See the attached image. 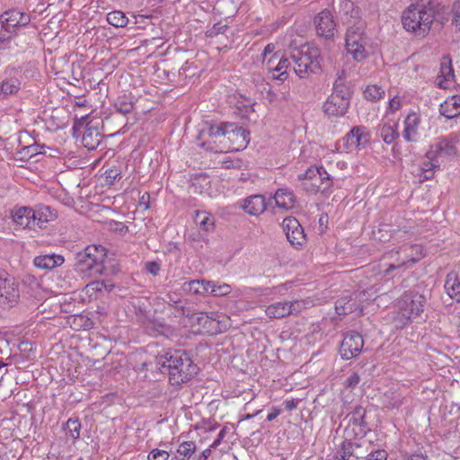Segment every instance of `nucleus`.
I'll list each match as a JSON object with an SVG mask.
<instances>
[{"label": "nucleus", "mask_w": 460, "mask_h": 460, "mask_svg": "<svg viewBox=\"0 0 460 460\" xmlns=\"http://www.w3.org/2000/svg\"><path fill=\"white\" fill-rule=\"evenodd\" d=\"M226 434V427H224L218 433L217 438L210 445V447H217Z\"/></svg>", "instance_id": "obj_62"}, {"label": "nucleus", "mask_w": 460, "mask_h": 460, "mask_svg": "<svg viewBox=\"0 0 460 460\" xmlns=\"http://www.w3.org/2000/svg\"><path fill=\"white\" fill-rule=\"evenodd\" d=\"M170 455L165 450L161 449H153L149 455L148 459L149 460H168Z\"/></svg>", "instance_id": "obj_52"}, {"label": "nucleus", "mask_w": 460, "mask_h": 460, "mask_svg": "<svg viewBox=\"0 0 460 460\" xmlns=\"http://www.w3.org/2000/svg\"><path fill=\"white\" fill-rule=\"evenodd\" d=\"M145 329L148 334L157 336L164 334L169 330V326L158 321H148L145 324Z\"/></svg>", "instance_id": "obj_41"}, {"label": "nucleus", "mask_w": 460, "mask_h": 460, "mask_svg": "<svg viewBox=\"0 0 460 460\" xmlns=\"http://www.w3.org/2000/svg\"><path fill=\"white\" fill-rule=\"evenodd\" d=\"M282 228L290 244L299 249L306 241L304 228L299 221L294 217H287L283 219Z\"/></svg>", "instance_id": "obj_14"}, {"label": "nucleus", "mask_w": 460, "mask_h": 460, "mask_svg": "<svg viewBox=\"0 0 460 460\" xmlns=\"http://www.w3.org/2000/svg\"><path fill=\"white\" fill-rule=\"evenodd\" d=\"M366 418L367 410L361 405L355 406L353 410L347 414L346 419L349 420V423L346 429L349 430L351 438H362L371 431V428Z\"/></svg>", "instance_id": "obj_11"}, {"label": "nucleus", "mask_w": 460, "mask_h": 460, "mask_svg": "<svg viewBox=\"0 0 460 460\" xmlns=\"http://www.w3.org/2000/svg\"><path fill=\"white\" fill-rule=\"evenodd\" d=\"M456 154V148L453 142V138L447 137H440L437 143L430 146L429 150L426 153V158L436 160L439 157H451Z\"/></svg>", "instance_id": "obj_17"}, {"label": "nucleus", "mask_w": 460, "mask_h": 460, "mask_svg": "<svg viewBox=\"0 0 460 460\" xmlns=\"http://www.w3.org/2000/svg\"><path fill=\"white\" fill-rule=\"evenodd\" d=\"M318 174H321V169L319 167H309L305 173L300 174L298 176L299 180L306 179V180H315L318 177Z\"/></svg>", "instance_id": "obj_51"}, {"label": "nucleus", "mask_w": 460, "mask_h": 460, "mask_svg": "<svg viewBox=\"0 0 460 460\" xmlns=\"http://www.w3.org/2000/svg\"><path fill=\"white\" fill-rule=\"evenodd\" d=\"M319 57L318 49L306 45L290 49V58L294 63L293 70L300 78H305L320 69Z\"/></svg>", "instance_id": "obj_6"}, {"label": "nucleus", "mask_w": 460, "mask_h": 460, "mask_svg": "<svg viewBox=\"0 0 460 460\" xmlns=\"http://www.w3.org/2000/svg\"><path fill=\"white\" fill-rule=\"evenodd\" d=\"M212 281L206 279H193L186 281L181 285V289L185 293L193 295H210Z\"/></svg>", "instance_id": "obj_25"}, {"label": "nucleus", "mask_w": 460, "mask_h": 460, "mask_svg": "<svg viewBox=\"0 0 460 460\" xmlns=\"http://www.w3.org/2000/svg\"><path fill=\"white\" fill-rule=\"evenodd\" d=\"M345 433L346 438L337 449L339 460H349L354 456V444L352 442L354 438H351V434L348 429H345Z\"/></svg>", "instance_id": "obj_33"}, {"label": "nucleus", "mask_w": 460, "mask_h": 460, "mask_svg": "<svg viewBox=\"0 0 460 460\" xmlns=\"http://www.w3.org/2000/svg\"><path fill=\"white\" fill-rule=\"evenodd\" d=\"M291 61L290 53L288 54V57H279L278 53H274V55L267 61L268 69L270 71L279 72V74L278 75L273 74L271 78L281 82L287 80L288 76L287 70L290 67Z\"/></svg>", "instance_id": "obj_19"}, {"label": "nucleus", "mask_w": 460, "mask_h": 460, "mask_svg": "<svg viewBox=\"0 0 460 460\" xmlns=\"http://www.w3.org/2000/svg\"><path fill=\"white\" fill-rule=\"evenodd\" d=\"M452 24L460 31V0H456L452 4Z\"/></svg>", "instance_id": "obj_47"}, {"label": "nucleus", "mask_w": 460, "mask_h": 460, "mask_svg": "<svg viewBox=\"0 0 460 460\" xmlns=\"http://www.w3.org/2000/svg\"><path fill=\"white\" fill-rule=\"evenodd\" d=\"M104 174L107 180L113 182L120 175V170L116 167H111L106 169Z\"/></svg>", "instance_id": "obj_57"}, {"label": "nucleus", "mask_w": 460, "mask_h": 460, "mask_svg": "<svg viewBox=\"0 0 460 460\" xmlns=\"http://www.w3.org/2000/svg\"><path fill=\"white\" fill-rule=\"evenodd\" d=\"M349 106V102L339 98L337 94H331L323 103V109L328 118L341 117L346 114Z\"/></svg>", "instance_id": "obj_21"}, {"label": "nucleus", "mask_w": 460, "mask_h": 460, "mask_svg": "<svg viewBox=\"0 0 460 460\" xmlns=\"http://www.w3.org/2000/svg\"><path fill=\"white\" fill-rule=\"evenodd\" d=\"M232 136L241 137L243 140L249 136V132L243 127L234 123L220 122L211 123L205 122L199 129L197 139L200 141V146L216 153L224 152L219 148L217 143L221 144L222 139L227 137L231 139Z\"/></svg>", "instance_id": "obj_4"}, {"label": "nucleus", "mask_w": 460, "mask_h": 460, "mask_svg": "<svg viewBox=\"0 0 460 460\" xmlns=\"http://www.w3.org/2000/svg\"><path fill=\"white\" fill-rule=\"evenodd\" d=\"M168 300L166 301L169 305H175L176 308H180L181 310V314L184 315L185 311L182 305H179L181 304V300L174 298L172 295H167Z\"/></svg>", "instance_id": "obj_59"}, {"label": "nucleus", "mask_w": 460, "mask_h": 460, "mask_svg": "<svg viewBox=\"0 0 460 460\" xmlns=\"http://www.w3.org/2000/svg\"><path fill=\"white\" fill-rule=\"evenodd\" d=\"M420 123V116L411 112L404 119V129L402 131V137L407 142H416L418 139V130Z\"/></svg>", "instance_id": "obj_24"}, {"label": "nucleus", "mask_w": 460, "mask_h": 460, "mask_svg": "<svg viewBox=\"0 0 460 460\" xmlns=\"http://www.w3.org/2000/svg\"><path fill=\"white\" fill-rule=\"evenodd\" d=\"M429 298L430 289L423 283L404 291L397 302L398 313L394 317V327L403 329L411 324L413 319L420 317Z\"/></svg>", "instance_id": "obj_2"}, {"label": "nucleus", "mask_w": 460, "mask_h": 460, "mask_svg": "<svg viewBox=\"0 0 460 460\" xmlns=\"http://www.w3.org/2000/svg\"><path fill=\"white\" fill-rule=\"evenodd\" d=\"M377 135L385 144H392L399 137L396 122H385L377 127Z\"/></svg>", "instance_id": "obj_29"}, {"label": "nucleus", "mask_w": 460, "mask_h": 460, "mask_svg": "<svg viewBox=\"0 0 460 460\" xmlns=\"http://www.w3.org/2000/svg\"><path fill=\"white\" fill-rule=\"evenodd\" d=\"M434 172H435V170H429V171L421 172V173L420 175V181H425L432 179L434 176Z\"/></svg>", "instance_id": "obj_63"}, {"label": "nucleus", "mask_w": 460, "mask_h": 460, "mask_svg": "<svg viewBox=\"0 0 460 460\" xmlns=\"http://www.w3.org/2000/svg\"><path fill=\"white\" fill-rule=\"evenodd\" d=\"M384 95L385 90L376 84L368 85L364 91L365 98L371 102L379 101L384 97Z\"/></svg>", "instance_id": "obj_42"}, {"label": "nucleus", "mask_w": 460, "mask_h": 460, "mask_svg": "<svg viewBox=\"0 0 460 460\" xmlns=\"http://www.w3.org/2000/svg\"><path fill=\"white\" fill-rule=\"evenodd\" d=\"M332 94H337L339 98H342L343 101L349 103L351 93L349 87L341 82V76L335 81L333 84V90Z\"/></svg>", "instance_id": "obj_40"}, {"label": "nucleus", "mask_w": 460, "mask_h": 460, "mask_svg": "<svg viewBox=\"0 0 460 460\" xmlns=\"http://www.w3.org/2000/svg\"><path fill=\"white\" fill-rule=\"evenodd\" d=\"M365 296V292H355L343 295L335 302V310L339 315H346L351 313H362L361 297Z\"/></svg>", "instance_id": "obj_15"}, {"label": "nucleus", "mask_w": 460, "mask_h": 460, "mask_svg": "<svg viewBox=\"0 0 460 460\" xmlns=\"http://www.w3.org/2000/svg\"><path fill=\"white\" fill-rule=\"evenodd\" d=\"M319 169H321V174H318L317 177L319 180V184L313 182L312 185L314 187L315 191L324 192L330 189L332 184V181L330 177V174L323 166L319 167Z\"/></svg>", "instance_id": "obj_39"}, {"label": "nucleus", "mask_w": 460, "mask_h": 460, "mask_svg": "<svg viewBox=\"0 0 460 460\" xmlns=\"http://www.w3.org/2000/svg\"><path fill=\"white\" fill-rule=\"evenodd\" d=\"M403 253L402 259H395L394 262L390 263L385 270V276H388L393 270H400L402 268H409L415 264L420 258L423 257L422 249L418 244L403 245L396 252H391V258Z\"/></svg>", "instance_id": "obj_10"}, {"label": "nucleus", "mask_w": 460, "mask_h": 460, "mask_svg": "<svg viewBox=\"0 0 460 460\" xmlns=\"http://www.w3.org/2000/svg\"><path fill=\"white\" fill-rule=\"evenodd\" d=\"M316 33L326 40H332L338 32L337 22L328 9L321 11L314 19Z\"/></svg>", "instance_id": "obj_13"}, {"label": "nucleus", "mask_w": 460, "mask_h": 460, "mask_svg": "<svg viewBox=\"0 0 460 460\" xmlns=\"http://www.w3.org/2000/svg\"><path fill=\"white\" fill-rule=\"evenodd\" d=\"M82 143L87 149L94 150L102 143V135L97 128L87 127L83 134Z\"/></svg>", "instance_id": "obj_31"}, {"label": "nucleus", "mask_w": 460, "mask_h": 460, "mask_svg": "<svg viewBox=\"0 0 460 460\" xmlns=\"http://www.w3.org/2000/svg\"><path fill=\"white\" fill-rule=\"evenodd\" d=\"M63 256L58 254H45L35 257L33 263L35 267L42 270H52L64 263Z\"/></svg>", "instance_id": "obj_26"}, {"label": "nucleus", "mask_w": 460, "mask_h": 460, "mask_svg": "<svg viewBox=\"0 0 460 460\" xmlns=\"http://www.w3.org/2000/svg\"><path fill=\"white\" fill-rule=\"evenodd\" d=\"M360 381V376L358 373H352L345 381L344 385L347 388H355Z\"/></svg>", "instance_id": "obj_56"}, {"label": "nucleus", "mask_w": 460, "mask_h": 460, "mask_svg": "<svg viewBox=\"0 0 460 460\" xmlns=\"http://www.w3.org/2000/svg\"><path fill=\"white\" fill-rule=\"evenodd\" d=\"M370 137V133L365 126H355L345 135L343 142L346 148L365 147Z\"/></svg>", "instance_id": "obj_18"}, {"label": "nucleus", "mask_w": 460, "mask_h": 460, "mask_svg": "<svg viewBox=\"0 0 460 460\" xmlns=\"http://www.w3.org/2000/svg\"><path fill=\"white\" fill-rule=\"evenodd\" d=\"M440 76L444 77L446 81H451L454 79V70L452 68L451 63H441L440 66Z\"/></svg>", "instance_id": "obj_49"}, {"label": "nucleus", "mask_w": 460, "mask_h": 460, "mask_svg": "<svg viewBox=\"0 0 460 460\" xmlns=\"http://www.w3.org/2000/svg\"><path fill=\"white\" fill-rule=\"evenodd\" d=\"M251 80L261 93L266 90V86H269V84L265 83L264 76L261 72H252L251 74Z\"/></svg>", "instance_id": "obj_46"}, {"label": "nucleus", "mask_w": 460, "mask_h": 460, "mask_svg": "<svg viewBox=\"0 0 460 460\" xmlns=\"http://www.w3.org/2000/svg\"><path fill=\"white\" fill-rule=\"evenodd\" d=\"M213 447H208L205 450H203L199 455L194 456L192 460H207L212 453Z\"/></svg>", "instance_id": "obj_60"}, {"label": "nucleus", "mask_w": 460, "mask_h": 460, "mask_svg": "<svg viewBox=\"0 0 460 460\" xmlns=\"http://www.w3.org/2000/svg\"><path fill=\"white\" fill-rule=\"evenodd\" d=\"M445 289L451 298L460 302V281L453 273L447 276Z\"/></svg>", "instance_id": "obj_37"}, {"label": "nucleus", "mask_w": 460, "mask_h": 460, "mask_svg": "<svg viewBox=\"0 0 460 460\" xmlns=\"http://www.w3.org/2000/svg\"><path fill=\"white\" fill-rule=\"evenodd\" d=\"M440 114L447 119H453L460 116V96L453 95L448 97L439 109Z\"/></svg>", "instance_id": "obj_27"}, {"label": "nucleus", "mask_w": 460, "mask_h": 460, "mask_svg": "<svg viewBox=\"0 0 460 460\" xmlns=\"http://www.w3.org/2000/svg\"><path fill=\"white\" fill-rule=\"evenodd\" d=\"M210 295L214 296H224L231 293L232 288L230 285L212 281L211 288L209 289Z\"/></svg>", "instance_id": "obj_44"}, {"label": "nucleus", "mask_w": 460, "mask_h": 460, "mask_svg": "<svg viewBox=\"0 0 460 460\" xmlns=\"http://www.w3.org/2000/svg\"><path fill=\"white\" fill-rule=\"evenodd\" d=\"M12 218L13 222L24 228L34 227V213L33 208L29 207L14 208L12 210Z\"/></svg>", "instance_id": "obj_23"}, {"label": "nucleus", "mask_w": 460, "mask_h": 460, "mask_svg": "<svg viewBox=\"0 0 460 460\" xmlns=\"http://www.w3.org/2000/svg\"><path fill=\"white\" fill-rule=\"evenodd\" d=\"M339 15L341 22L348 25V27L364 22L360 17V9L350 0L341 2Z\"/></svg>", "instance_id": "obj_20"}, {"label": "nucleus", "mask_w": 460, "mask_h": 460, "mask_svg": "<svg viewBox=\"0 0 460 460\" xmlns=\"http://www.w3.org/2000/svg\"><path fill=\"white\" fill-rule=\"evenodd\" d=\"M187 316L193 323L202 327L207 332L216 333L221 332L222 320L221 315L217 312L210 313H193Z\"/></svg>", "instance_id": "obj_16"}, {"label": "nucleus", "mask_w": 460, "mask_h": 460, "mask_svg": "<svg viewBox=\"0 0 460 460\" xmlns=\"http://www.w3.org/2000/svg\"><path fill=\"white\" fill-rule=\"evenodd\" d=\"M197 450L194 441H184L178 447L176 454L171 460H192Z\"/></svg>", "instance_id": "obj_32"}, {"label": "nucleus", "mask_w": 460, "mask_h": 460, "mask_svg": "<svg viewBox=\"0 0 460 460\" xmlns=\"http://www.w3.org/2000/svg\"><path fill=\"white\" fill-rule=\"evenodd\" d=\"M439 168V163L438 159L424 161L421 165V172L429 171V170H436Z\"/></svg>", "instance_id": "obj_58"}, {"label": "nucleus", "mask_w": 460, "mask_h": 460, "mask_svg": "<svg viewBox=\"0 0 460 460\" xmlns=\"http://www.w3.org/2000/svg\"><path fill=\"white\" fill-rule=\"evenodd\" d=\"M280 412L281 411L279 409H278L277 407H272L271 411L267 416V420L272 421L280 414Z\"/></svg>", "instance_id": "obj_64"}, {"label": "nucleus", "mask_w": 460, "mask_h": 460, "mask_svg": "<svg viewBox=\"0 0 460 460\" xmlns=\"http://www.w3.org/2000/svg\"><path fill=\"white\" fill-rule=\"evenodd\" d=\"M447 7L442 0H411L402 12L403 28L418 37H425L435 22H443Z\"/></svg>", "instance_id": "obj_1"}, {"label": "nucleus", "mask_w": 460, "mask_h": 460, "mask_svg": "<svg viewBox=\"0 0 460 460\" xmlns=\"http://www.w3.org/2000/svg\"><path fill=\"white\" fill-rule=\"evenodd\" d=\"M366 22H359L354 26H349L345 34V48L353 59L360 62L367 58L366 49L367 38L366 35Z\"/></svg>", "instance_id": "obj_7"}, {"label": "nucleus", "mask_w": 460, "mask_h": 460, "mask_svg": "<svg viewBox=\"0 0 460 460\" xmlns=\"http://www.w3.org/2000/svg\"><path fill=\"white\" fill-rule=\"evenodd\" d=\"M364 346L362 335L358 332H349L343 335L340 345V355L342 359L349 360L359 355Z\"/></svg>", "instance_id": "obj_12"}, {"label": "nucleus", "mask_w": 460, "mask_h": 460, "mask_svg": "<svg viewBox=\"0 0 460 460\" xmlns=\"http://www.w3.org/2000/svg\"><path fill=\"white\" fill-rule=\"evenodd\" d=\"M133 102L124 98H119L114 103V109L117 113L127 115L133 111Z\"/></svg>", "instance_id": "obj_43"}, {"label": "nucleus", "mask_w": 460, "mask_h": 460, "mask_svg": "<svg viewBox=\"0 0 460 460\" xmlns=\"http://www.w3.org/2000/svg\"><path fill=\"white\" fill-rule=\"evenodd\" d=\"M20 300L18 280L5 270H0V309L9 310Z\"/></svg>", "instance_id": "obj_9"}, {"label": "nucleus", "mask_w": 460, "mask_h": 460, "mask_svg": "<svg viewBox=\"0 0 460 460\" xmlns=\"http://www.w3.org/2000/svg\"><path fill=\"white\" fill-rule=\"evenodd\" d=\"M288 307L289 308L290 315H296L305 308V302L303 300H293L288 302Z\"/></svg>", "instance_id": "obj_48"}, {"label": "nucleus", "mask_w": 460, "mask_h": 460, "mask_svg": "<svg viewBox=\"0 0 460 460\" xmlns=\"http://www.w3.org/2000/svg\"><path fill=\"white\" fill-rule=\"evenodd\" d=\"M106 249L102 245H89L75 257V270L93 278L103 273Z\"/></svg>", "instance_id": "obj_5"}, {"label": "nucleus", "mask_w": 460, "mask_h": 460, "mask_svg": "<svg viewBox=\"0 0 460 460\" xmlns=\"http://www.w3.org/2000/svg\"><path fill=\"white\" fill-rule=\"evenodd\" d=\"M66 429L73 438L80 437L81 424L78 420L69 419L66 421Z\"/></svg>", "instance_id": "obj_45"}, {"label": "nucleus", "mask_w": 460, "mask_h": 460, "mask_svg": "<svg viewBox=\"0 0 460 460\" xmlns=\"http://www.w3.org/2000/svg\"><path fill=\"white\" fill-rule=\"evenodd\" d=\"M107 22L117 28L128 26L130 20L121 11H112L107 14Z\"/></svg>", "instance_id": "obj_38"}, {"label": "nucleus", "mask_w": 460, "mask_h": 460, "mask_svg": "<svg viewBox=\"0 0 460 460\" xmlns=\"http://www.w3.org/2000/svg\"><path fill=\"white\" fill-rule=\"evenodd\" d=\"M241 208L251 216H259L267 208V203L263 195H251L243 200Z\"/></svg>", "instance_id": "obj_22"}, {"label": "nucleus", "mask_w": 460, "mask_h": 460, "mask_svg": "<svg viewBox=\"0 0 460 460\" xmlns=\"http://www.w3.org/2000/svg\"><path fill=\"white\" fill-rule=\"evenodd\" d=\"M145 269L149 274L157 276L161 271V264L155 261H147L145 264Z\"/></svg>", "instance_id": "obj_55"}, {"label": "nucleus", "mask_w": 460, "mask_h": 460, "mask_svg": "<svg viewBox=\"0 0 460 460\" xmlns=\"http://www.w3.org/2000/svg\"><path fill=\"white\" fill-rule=\"evenodd\" d=\"M195 222L199 226V229L207 234L213 232L215 229V218L207 211H197Z\"/></svg>", "instance_id": "obj_35"}, {"label": "nucleus", "mask_w": 460, "mask_h": 460, "mask_svg": "<svg viewBox=\"0 0 460 460\" xmlns=\"http://www.w3.org/2000/svg\"><path fill=\"white\" fill-rule=\"evenodd\" d=\"M40 146L38 145H29L26 146H23L19 153L22 155V158H31L32 156L36 155L40 153L39 151Z\"/></svg>", "instance_id": "obj_50"}, {"label": "nucleus", "mask_w": 460, "mask_h": 460, "mask_svg": "<svg viewBox=\"0 0 460 460\" xmlns=\"http://www.w3.org/2000/svg\"><path fill=\"white\" fill-rule=\"evenodd\" d=\"M161 371L168 372L169 382L172 385H181L191 380L199 371V367L192 361L185 350L174 349L166 351L156 358Z\"/></svg>", "instance_id": "obj_3"}, {"label": "nucleus", "mask_w": 460, "mask_h": 460, "mask_svg": "<svg viewBox=\"0 0 460 460\" xmlns=\"http://www.w3.org/2000/svg\"><path fill=\"white\" fill-rule=\"evenodd\" d=\"M388 454L384 449H377L370 452L366 457V460H387Z\"/></svg>", "instance_id": "obj_53"}, {"label": "nucleus", "mask_w": 460, "mask_h": 460, "mask_svg": "<svg viewBox=\"0 0 460 460\" xmlns=\"http://www.w3.org/2000/svg\"><path fill=\"white\" fill-rule=\"evenodd\" d=\"M31 22L27 13L18 9H10L0 15V43L12 39L20 27L26 26Z\"/></svg>", "instance_id": "obj_8"}, {"label": "nucleus", "mask_w": 460, "mask_h": 460, "mask_svg": "<svg viewBox=\"0 0 460 460\" xmlns=\"http://www.w3.org/2000/svg\"><path fill=\"white\" fill-rule=\"evenodd\" d=\"M227 28V25L218 22L214 24V26L207 31L206 35L208 37H216L221 33H224Z\"/></svg>", "instance_id": "obj_54"}, {"label": "nucleus", "mask_w": 460, "mask_h": 460, "mask_svg": "<svg viewBox=\"0 0 460 460\" xmlns=\"http://www.w3.org/2000/svg\"><path fill=\"white\" fill-rule=\"evenodd\" d=\"M34 217V227H43L44 224L52 221L56 218L57 215L54 209L48 206H38L33 209Z\"/></svg>", "instance_id": "obj_28"}, {"label": "nucleus", "mask_w": 460, "mask_h": 460, "mask_svg": "<svg viewBox=\"0 0 460 460\" xmlns=\"http://www.w3.org/2000/svg\"><path fill=\"white\" fill-rule=\"evenodd\" d=\"M275 204L278 208L288 210L293 208L295 203L294 193L288 189H279L274 197Z\"/></svg>", "instance_id": "obj_30"}, {"label": "nucleus", "mask_w": 460, "mask_h": 460, "mask_svg": "<svg viewBox=\"0 0 460 460\" xmlns=\"http://www.w3.org/2000/svg\"><path fill=\"white\" fill-rule=\"evenodd\" d=\"M288 309V302H276L267 306L265 314L270 319H281L290 315Z\"/></svg>", "instance_id": "obj_34"}, {"label": "nucleus", "mask_w": 460, "mask_h": 460, "mask_svg": "<svg viewBox=\"0 0 460 460\" xmlns=\"http://www.w3.org/2000/svg\"><path fill=\"white\" fill-rule=\"evenodd\" d=\"M389 110L392 111V112H394L396 111H398L401 107V101L400 99L395 96L394 98H392L390 101H389Z\"/></svg>", "instance_id": "obj_61"}, {"label": "nucleus", "mask_w": 460, "mask_h": 460, "mask_svg": "<svg viewBox=\"0 0 460 460\" xmlns=\"http://www.w3.org/2000/svg\"><path fill=\"white\" fill-rule=\"evenodd\" d=\"M21 88V81L17 77H10L0 82V95L6 97L16 94Z\"/></svg>", "instance_id": "obj_36"}]
</instances>
